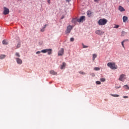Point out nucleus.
Here are the masks:
<instances>
[{
	"instance_id": "nucleus-38",
	"label": "nucleus",
	"mask_w": 129,
	"mask_h": 129,
	"mask_svg": "<svg viewBox=\"0 0 129 129\" xmlns=\"http://www.w3.org/2000/svg\"><path fill=\"white\" fill-rule=\"evenodd\" d=\"M99 0H94V2H95L96 3H97V2H99Z\"/></svg>"
},
{
	"instance_id": "nucleus-11",
	"label": "nucleus",
	"mask_w": 129,
	"mask_h": 129,
	"mask_svg": "<svg viewBox=\"0 0 129 129\" xmlns=\"http://www.w3.org/2000/svg\"><path fill=\"white\" fill-rule=\"evenodd\" d=\"M87 15L88 17H91V15H92V12H91L90 11H88L87 12Z\"/></svg>"
},
{
	"instance_id": "nucleus-31",
	"label": "nucleus",
	"mask_w": 129,
	"mask_h": 129,
	"mask_svg": "<svg viewBox=\"0 0 129 129\" xmlns=\"http://www.w3.org/2000/svg\"><path fill=\"white\" fill-rule=\"evenodd\" d=\"M83 48H88V46L84 45H83Z\"/></svg>"
},
{
	"instance_id": "nucleus-22",
	"label": "nucleus",
	"mask_w": 129,
	"mask_h": 129,
	"mask_svg": "<svg viewBox=\"0 0 129 129\" xmlns=\"http://www.w3.org/2000/svg\"><path fill=\"white\" fill-rule=\"evenodd\" d=\"M20 47H21V43H19L17 45L16 49H19V48H20Z\"/></svg>"
},
{
	"instance_id": "nucleus-1",
	"label": "nucleus",
	"mask_w": 129,
	"mask_h": 129,
	"mask_svg": "<svg viewBox=\"0 0 129 129\" xmlns=\"http://www.w3.org/2000/svg\"><path fill=\"white\" fill-rule=\"evenodd\" d=\"M108 67H109L110 69H112V70H115L117 69V66L115 64V62H108L107 63Z\"/></svg>"
},
{
	"instance_id": "nucleus-33",
	"label": "nucleus",
	"mask_w": 129,
	"mask_h": 129,
	"mask_svg": "<svg viewBox=\"0 0 129 129\" xmlns=\"http://www.w3.org/2000/svg\"><path fill=\"white\" fill-rule=\"evenodd\" d=\"M118 27H119V26L116 25V26H115L114 28H115V29H117V28H118Z\"/></svg>"
},
{
	"instance_id": "nucleus-35",
	"label": "nucleus",
	"mask_w": 129,
	"mask_h": 129,
	"mask_svg": "<svg viewBox=\"0 0 129 129\" xmlns=\"http://www.w3.org/2000/svg\"><path fill=\"white\" fill-rule=\"evenodd\" d=\"M115 88L116 89H118V88H120V86H119V87H115Z\"/></svg>"
},
{
	"instance_id": "nucleus-14",
	"label": "nucleus",
	"mask_w": 129,
	"mask_h": 129,
	"mask_svg": "<svg viewBox=\"0 0 129 129\" xmlns=\"http://www.w3.org/2000/svg\"><path fill=\"white\" fill-rule=\"evenodd\" d=\"M122 19L123 23H125L128 19L127 17L126 16H123Z\"/></svg>"
},
{
	"instance_id": "nucleus-20",
	"label": "nucleus",
	"mask_w": 129,
	"mask_h": 129,
	"mask_svg": "<svg viewBox=\"0 0 129 129\" xmlns=\"http://www.w3.org/2000/svg\"><path fill=\"white\" fill-rule=\"evenodd\" d=\"M111 96H113V97H118L119 95H117V94H111Z\"/></svg>"
},
{
	"instance_id": "nucleus-24",
	"label": "nucleus",
	"mask_w": 129,
	"mask_h": 129,
	"mask_svg": "<svg viewBox=\"0 0 129 129\" xmlns=\"http://www.w3.org/2000/svg\"><path fill=\"white\" fill-rule=\"evenodd\" d=\"M94 70H95L96 71H99L100 69H99V68L96 67V68H94Z\"/></svg>"
},
{
	"instance_id": "nucleus-6",
	"label": "nucleus",
	"mask_w": 129,
	"mask_h": 129,
	"mask_svg": "<svg viewBox=\"0 0 129 129\" xmlns=\"http://www.w3.org/2000/svg\"><path fill=\"white\" fill-rule=\"evenodd\" d=\"M78 23H81L85 21V16H81L80 19L77 20Z\"/></svg>"
},
{
	"instance_id": "nucleus-19",
	"label": "nucleus",
	"mask_w": 129,
	"mask_h": 129,
	"mask_svg": "<svg viewBox=\"0 0 129 129\" xmlns=\"http://www.w3.org/2000/svg\"><path fill=\"white\" fill-rule=\"evenodd\" d=\"M96 57H97V55H96V54H93V61H94V60H95Z\"/></svg>"
},
{
	"instance_id": "nucleus-5",
	"label": "nucleus",
	"mask_w": 129,
	"mask_h": 129,
	"mask_svg": "<svg viewBox=\"0 0 129 129\" xmlns=\"http://www.w3.org/2000/svg\"><path fill=\"white\" fill-rule=\"evenodd\" d=\"M95 33L97 34V35L101 36V35H103L104 34V32H103L100 30H98L95 31Z\"/></svg>"
},
{
	"instance_id": "nucleus-15",
	"label": "nucleus",
	"mask_w": 129,
	"mask_h": 129,
	"mask_svg": "<svg viewBox=\"0 0 129 129\" xmlns=\"http://www.w3.org/2000/svg\"><path fill=\"white\" fill-rule=\"evenodd\" d=\"M47 26H48V24H45L43 28H42L41 30H40V32H44V31H45V29H46V27H47Z\"/></svg>"
},
{
	"instance_id": "nucleus-25",
	"label": "nucleus",
	"mask_w": 129,
	"mask_h": 129,
	"mask_svg": "<svg viewBox=\"0 0 129 129\" xmlns=\"http://www.w3.org/2000/svg\"><path fill=\"white\" fill-rule=\"evenodd\" d=\"M100 81H101L102 82H104V81H105V79L101 78L100 79Z\"/></svg>"
},
{
	"instance_id": "nucleus-26",
	"label": "nucleus",
	"mask_w": 129,
	"mask_h": 129,
	"mask_svg": "<svg viewBox=\"0 0 129 129\" xmlns=\"http://www.w3.org/2000/svg\"><path fill=\"white\" fill-rule=\"evenodd\" d=\"M124 87H126V89H128L129 90V87H128V85H125L124 86Z\"/></svg>"
},
{
	"instance_id": "nucleus-34",
	"label": "nucleus",
	"mask_w": 129,
	"mask_h": 129,
	"mask_svg": "<svg viewBox=\"0 0 129 129\" xmlns=\"http://www.w3.org/2000/svg\"><path fill=\"white\" fill-rule=\"evenodd\" d=\"M36 53V54H40L41 53V51H37Z\"/></svg>"
},
{
	"instance_id": "nucleus-10",
	"label": "nucleus",
	"mask_w": 129,
	"mask_h": 129,
	"mask_svg": "<svg viewBox=\"0 0 129 129\" xmlns=\"http://www.w3.org/2000/svg\"><path fill=\"white\" fill-rule=\"evenodd\" d=\"M118 10L120 11V12H124V11H125V9L121 6H119Z\"/></svg>"
},
{
	"instance_id": "nucleus-12",
	"label": "nucleus",
	"mask_w": 129,
	"mask_h": 129,
	"mask_svg": "<svg viewBox=\"0 0 129 129\" xmlns=\"http://www.w3.org/2000/svg\"><path fill=\"white\" fill-rule=\"evenodd\" d=\"M66 67V62H62V65L60 66V69H64L65 67Z\"/></svg>"
},
{
	"instance_id": "nucleus-18",
	"label": "nucleus",
	"mask_w": 129,
	"mask_h": 129,
	"mask_svg": "<svg viewBox=\"0 0 129 129\" xmlns=\"http://www.w3.org/2000/svg\"><path fill=\"white\" fill-rule=\"evenodd\" d=\"M5 58H6V55H5V54H1L0 55V59H5Z\"/></svg>"
},
{
	"instance_id": "nucleus-3",
	"label": "nucleus",
	"mask_w": 129,
	"mask_h": 129,
	"mask_svg": "<svg viewBox=\"0 0 129 129\" xmlns=\"http://www.w3.org/2000/svg\"><path fill=\"white\" fill-rule=\"evenodd\" d=\"M72 29H73L72 26L71 25L68 26L66 31V34H69L71 32V30H72Z\"/></svg>"
},
{
	"instance_id": "nucleus-37",
	"label": "nucleus",
	"mask_w": 129,
	"mask_h": 129,
	"mask_svg": "<svg viewBox=\"0 0 129 129\" xmlns=\"http://www.w3.org/2000/svg\"><path fill=\"white\" fill-rule=\"evenodd\" d=\"M64 18H65V17L64 16H62L61 18V20H63V19H64Z\"/></svg>"
},
{
	"instance_id": "nucleus-8",
	"label": "nucleus",
	"mask_w": 129,
	"mask_h": 129,
	"mask_svg": "<svg viewBox=\"0 0 129 129\" xmlns=\"http://www.w3.org/2000/svg\"><path fill=\"white\" fill-rule=\"evenodd\" d=\"M63 54H64V49L61 48L58 52V56H62Z\"/></svg>"
},
{
	"instance_id": "nucleus-21",
	"label": "nucleus",
	"mask_w": 129,
	"mask_h": 129,
	"mask_svg": "<svg viewBox=\"0 0 129 129\" xmlns=\"http://www.w3.org/2000/svg\"><path fill=\"white\" fill-rule=\"evenodd\" d=\"M2 43L3 45H8V42L5 40L3 41Z\"/></svg>"
},
{
	"instance_id": "nucleus-23",
	"label": "nucleus",
	"mask_w": 129,
	"mask_h": 129,
	"mask_svg": "<svg viewBox=\"0 0 129 129\" xmlns=\"http://www.w3.org/2000/svg\"><path fill=\"white\" fill-rule=\"evenodd\" d=\"M47 49L41 50V53H47Z\"/></svg>"
},
{
	"instance_id": "nucleus-7",
	"label": "nucleus",
	"mask_w": 129,
	"mask_h": 129,
	"mask_svg": "<svg viewBox=\"0 0 129 129\" xmlns=\"http://www.w3.org/2000/svg\"><path fill=\"white\" fill-rule=\"evenodd\" d=\"M125 75L124 74H121L120 76V77L119 78V80L120 81H123L124 80V79H125Z\"/></svg>"
},
{
	"instance_id": "nucleus-2",
	"label": "nucleus",
	"mask_w": 129,
	"mask_h": 129,
	"mask_svg": "<svg viewBox=\"0 0 129 129\" xmlns=\"http://www.w3.org/2000/svg\"><path fill=\"white\" fill-rule=\"evenodd\" d=\"M98 24L99 26H104L107 24V20L104 18L101 19L98 21Z\"/></svg>"
},
{
	"instance_id": "nucleus-16",
	"label": "nucleus",
	"mask_w": 129,
	"mask_h": 129,
	"mask_svg": "<svg viewBox=\"0 0 129 129\" xmlns=\"http://www.w3.org/2000/svg\"><path fill=\"white\" fill-rule=\"evenodd\" d=\"M47 53H48V55H51L52 54V49H47Z\"/></svg>"
},
{
	"instance_id": "nucleus-13",
	"label": "nucleus",
	"mask_w": 129,
	"mask_h": 129,
	"mask_svg": "<svg viewBox=\"0 0 129 129\" xmlns=\"http://www.w3.org/2000/svg\"><path fill=\"white\" fill-rule=\"evenodd\" d=\"M50 74L52 75H57V72L52 70L50 71Z\"/></svg>"
},
{
	"instance_id": "nucleus-39",
	"label": "nucleus",
	"mask_w": 129,
	"mask_h": 129,
	"mask_svg": "<svg viewBox=\"0 0 129 129\" xmlns=\"http://www.w3.org/2000/svg\"><path fill=\"white\" fill-rule=\"evenodd\" d=\"M71 0H66V2H68V3H69V2H71Z\"/></svg>"
},
{
	"instance_id": "nucleus-27",
	"label": "nucleus",
	"mask_w": 129,
	"mask_h": 129,
	"mask_svg": "<svg viewBox=\"0 0 129 129\" xmlns=\"http://www.w3.org/2000/svg\"><path fill=\"white\" fill-rule=\"evenodd\" d=\"M16 56H17V57H20V53H19V52H16Z\"/></svg>"
},
{
	"instance_id": "nucleus-9",
	"label": "nucleus",
	"mask_w": 129,
	"mask_h": 129,
	"mask_svg": "<svg viewBox=\"0 0 129 129\" xmlns=\"http://www.w3.org/2000/svg\"><path fill=\"white\" fill-rule=\"evenodd\" d=\"M16 59L17 61V63L18 64H19L20 65H21V64H22V63H23V60H22V59H21V58H16Z\"/></svg>"
},
{
	"instance_id": "nucleus-32",
	"label": "nucleus",
	"mask_w": 129,
	"mask_h": 129,
	"mask_svg": "<svg viewBox=\"0 0 129 129\" xmlns=\"http://www.w3.org/2000/svg\"><path fill=\"white\" fill-rule=\"evenodd\" d=\"M123 98H128V97L127 96H124L123 97Z\"/></svg>"
},
{
	"instance_id": "nucleus-36",
	"label": "nucleus",
	"mask_w": 129,
	"mask_h": 129,
	"mask_svg": "<svg viewBox=\"0 0 129 129\" xmlns=\"http://www.w3.org/2000/svg\"><path fill=\"white\" fill-rule=\"evenodd\" d=\"M50 1H51V0H48V1H47V2H48V3L49 5H50V4H51Z\"/></svg>"
},
{
	"instance_id": "nucleus-4",
	"label": "nucleus",
	"mask_w": 129,
	"mask_h": 129,
	"mask_svg": "<svg viewBox=\"0 0 129 129\" xmlns=\"http://www.w3.org/2000/svg\"><path fill=\"white\" fill-rule=\"evenodd\" d=\"M10 13V10L6 7L4 8V15H9Z\"/></svg>"
},
{
	"instance_id": "nucleus-17",
	"label": "nucleus",
	"mask_w": 129,
	"mask_h": 129,
	"mask_svg": "<svg viewBox=\"0 0 129 129\" xmlns=\"http://www.w3.org/2000/svg\"><path fill=\"white\" fill-rule=\"evenodd\" d=\"M128 41V39H125L121 42V45L123 47V48H124V44H123V43L124 42H127Z\"/></svg>"
},
{
	"instance_id": "nucleus-29",
	"label": "nucleus",
	"mask_w": 129,
	"mask_h": 129,
	"mask_svg": "<svg viewBox=\"0 0 129 129\" xmlns=\"http://www.w3.org/2000/svg\"><path fill=\"white\" fill-rule=\"evenodd\" d=\"M71 42H74V38L72 37L70 39Z\"/></svg>"
},
{
	"instance_id": "nucleus-30",
	"label": "nucleus",
	"mask_w": 129,
	"mask_h": 129,
	"mask_svg": "<svg viewBox=\"0 0 129 129\" xmlns=\"http://www.w3.org/2000/svg\"><path fill=\"white\" fill-rule=\"evenodd\" d=\"M96 84H101V83L100 81H97Z\"/></svg>"
},
{
	"instance_id": "nucleus-28",
	"label": "nucleus",
	"mask_w": 129,
	"mask_h": 129,
	"mask_svg": "<svg viewBox=\"0 0 129 129\" xmlns=\"http://www.w3.org/2000/svg\"><path fill=\"white\" fill-rule=\"evenodd\" d=\"M80 74H82L83 75H85V73L83 72H79Z\"/></svg>"
}]
</instances>
